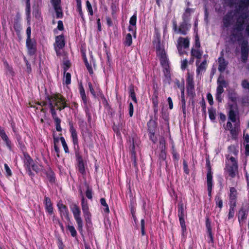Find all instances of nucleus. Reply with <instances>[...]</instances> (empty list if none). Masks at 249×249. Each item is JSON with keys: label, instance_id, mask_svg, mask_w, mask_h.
<instances>
[{"label": "nucleus", "instance_id": "37998d69", "mask_svg": "<svg viewBox=\"0 0 249 249\" xmlns=\"http://www.w3.org/2000/svg\"><path fill=\"white\" fill-rule=\"evenodd\" d=\"M76 11L79 13V15L82 19V21L83 22H85V19L84 18V14L82 12V4L79 3L78 4H76Z\"/></svg>", "mask_w": 249, "mask_h": 249}, {"label": "nucleus", "instance_id": "b1692460", "mask_svg": "<svg viewBox=\"0 0 249 249\" xmlns=\"http://www.w3.org/2000/svg\"><path fill=\"white\" fill-rule=\"evenodd\" d=\"M212 171L210 170L207 173V183L208 186V191L209 196H211V193L213 187V182H212Z\"/></svg>", "mask_w": 249, "mask_h": 249}, {"label": "nucleus", "instance_id": "79ce46f5", "mask_svg": "<svg viewBox=\"0 0 249 249\" xmlns=\"http://www.w3.org/2000/svg\"><path fill=\"white\" fill-rule=\"evenodd\" d=\"M26 15L28 21L30 20L31 15L30 0H26Z\"/></svg>", "mask_w": 249, "mask_h": 249}, {"label": "nucleus", "instance_id": "13d9d810", "mask_svg": "<svg viewBox=\"0 0 249 249\" xmlns=\"http://www.w3.org/2000/svg\"><path fill=\"white\" fill-rule=\"evenodd\" d=\"M67 228L71 233L72 237H75L77 235V232L73 226L68 225Z\"/></svg>", "mask_w": 249, "mask_h": 249}, {"label": "nucleus", "instance_id": "09e8293b", "mask_svg": "<svg viewBox=\"0 0 249 249\" xmlns=\"http://www.w3.org/2000/svg\"><path fill=\"white\" fill-rule=\"evenodd\" d=\"M84 110L86 113V116L88 119V123L90 124L92 120L91 114L90 113L89 109L88 107H84Z\"/></svg>", "mask_w": 249, "mask_h": 249}, {"label": "nucleus", "instance_id": "f704fd0d", "mask_svg": "<svg viewBox=\"0 0 249 249\" xmlns=\"http://www.w3.org/2000/svg\"><path fill=\"white\" fill-rule=\"evenodd\" d=\"M228 152L229 154L237 156L239 152V146L238 144L231 145L228 147Z\"/></svg>", "mask_w": 249, "mask_h": 249}, {"label": "nucleus", "instance_id": "a18cd8bd", "mask_svg": "<svg viewBox=\"0 0 249 249\" xmlns=\"http://www.w3.org/2000/svg\"><path fill=\"white\" fill-rule=\"evenodd\" d=\"M151 100L152 101L153 105H158V92L156 89H155L153 92V95L151 97Z\"/></svg>", "mask_w": 249, "mask_h": 249}, {"label": "nucleus", "instance_id": "5701e85b", "mask_svg": "<svg viewBox=\"0 0 249 249\" xmlns=\"http://www.w3.org/2000/svg\"><path fill=\"white\" fill-rule=\"evenodd\" d=\"M57 207L61 213L63 214L67 219L70 220L69 213L66 206L64 205L61 201H60L57 204Z\"/></svg>", "mask_w": 249, "mask_h": 249}, {"label": "nucleus", "instance_id": "69168bd1", "mask_svg": "<svg viewBox=\"0 0 249 249\" xmlns=\"http://www.w3.org/2000/svg\"><path fill=\"white\" fill-rule=\"evenodd\" d=\"M86 196L88 197V198L89 199H91L92 198V190L90 189L89 185H87V191L86 192Z\"/></svg>", "mask_w": 249, "mask_h": 249}, {"label": "nucleus", "instance_id": "338daca9", "mask_svg": "<svg viewBox=\"0 0 249 249\" xmlns=\"http://www.w3.org/2000/svg\"><path fill=\"white\" fill-rule=\"evenodd\" d=\"M118 8L116 5L115 3L112 2L111 4V15L113 17L114 15L116 14Z\"/></svg>", "mask_w": 249, "mask_h": 249}, {"label": "nucleus", "instance_id": "4c0bfd02", "mask_svg": "<svg viewBox=\"0 0 249 249\" xmlns=\"http://www.w3.org/2000/svg\"><path fill=\"white\" fill-rule=\"evenodd\" d=\"M83 59L84 62V64L90 75H92L93 73V71L91 67V65H90L88 61V59L86 57V54L85 53L83 54Z\"/></svg>", "mask_w": 249, "mask_h": 249}, {"label": "nucleus", "instance_id": "a211bd4d", "mask_svg": "<svg viewBox=\"0 0 249 249\" xmlns=\"http://www.w3.org/2000/svg\"><path fill=\"white\" fill-rule=\"evenodd\" d=\"M228 117L229 120L233 123H236L237 119L238 120V122L240 123L238 110L237 108H236V110H234L232 105L230 106V110L228 113Z\"/></svg>", "mask_w": 249, "mask_h": 249}, {"label": "nucleus", "instance_id": "cd10ccee", "mask_svg": "<svg viewBox=\"0 0 249 249\" xmlns=\"http://www.w3.org/2000/svg\"><path fill=\"white\" fill-rule=\"evenodd\" d=\"M247 217V213L244 210H241L238 213V221L240 225L242 226L245 223Z\"/></svg>", "mask_w": 249, "mask_h": 249}, {"label": "nucleus", "instance_id": "6e6552de", "mask_svg": "<svg viewBox=\"0 0 249 249\" xmlns=\"http://www.w3.org/2000/svg\"><path fill=\"white\" fill-rule=\"evenodd\" d=\"M127 142L129 143V148L131 156H136L135 147L138 145L139 142L138 135L135 133H132L128 137Z\"/></svg>", "mask_w": 249, "mask_h": 249}, {"label": "nucleus", "instance_id": "e433bc0d", "mask_svg": "<svg viewBox=\"0 0 249 249\" xmlns=\"http://www.w3.org/2000/svg\"><path fill=\"white\" fill-rule=\"evenodd\" d=\"M77 161L78 162V170L81 174H84L85 173V163L82 157H78L77 158Z\"/></svg>", "mask_w": 249, "mask_h": 249}, {"label": "nucleus", "instance_id": "1a4fd4ad", "mask_svg": "<svg viewBox=\"0 0 249 249\" xmlns=\"http://www.w3.org/2000/svg\"><path fill=\"white\" fill-rule=\"evenodd\" d=\"M72 212L77 223L78 230L79 231H82L83 221L80 216V210L78 206L75 204L73 205Z\"/></svg>", "mask_w": 249, "mask_h": 249}, {"label": "nucleus", "instance_id": "774afa93", "mask_svg": "<svg viewBox=\"0 0 249 249\" xmlns=\"http://www.w3.org/2000/svg\"><path fill=\"white\" fill-rule=\"evenodd\" d=\"M241 85L243 89L249 90V82L247 80H243L242 82Z\"/></svg>", "mask_w": 249, "mask_h": 249}, {"label": "nucleus", "instance_id": "dca6fc26", "mask_svg": "<svg viewBox=\"0 0 249 249\" xmlns=\"http://www.w3.org/2000/svg\"><path fill=\"white\" fill-rule=\"evenodd\" d=\"M26 47L29 55L32 56L36 53V43L35 40L32 39H26Z\"/></svg>", "mask_w": 249, "mask_h": 249}, {"label": "nucleus", "instance_id": "bf43d9fd", "mask_svg": "<svg viewBox=\"0 0 249 249\" xmlns=\"http://www.w3.org/2000/svg\"><path fill=\"white\" fill-rule=\"evenodd\" d=\"M160 147L161 148V155L163 156V155H166V153L165 152V142L164 140H161L160 141Z\"/></svg>", "mask_w": 249, "mask_h": 249}, {"label": "nucleus", "instance_id": "a19ab883", "mask_svg": "<svg viewBox=\"0 0 249 249\" xmlns=\"http://www.w3.org/2000/svg\"><path fill=\"white\" fill-rule=\"evenodd\" d=\"M247 8V7H245L244 5L241 4L240 3H239V4L236 6L235 9L233 11V14H235V16L236 17V14H239V15L243 13V12H242L245 9Z\"/></svg>", "mask_w": 249, "mask_h": 249}, {"label": "nucleus", "instance_id": "c03bdc74", "mask_svg": "<svg viewBox=\"0 0 249 249\" xmlns=\"http://www.w3.org/2000/svg\"><path fill=\"white\" fill-rule=\"evenodd\" d=\"M236 205L230 204V209L228 214V218L229 219H231L233 217L235 213V208Z\"/></svg>", "mask_w": 249, "mask_h": 249}, {"label": "nucleus", "instance_id": "393cba45", "mask_svg": "<svg viewBox=\"0 0 249 249\" xmlns=\"http://www.w3.org/2000/svg\"><path fill=\"white\" fill-rule=\"evenodd\" d=\"M199 61L197 60L196 61V65L197 66V68L196 70V72L197 75H198L200 74V73L203 71H205L207 68V61L204 60L199 65H197Z\"/></svg>", "mask_w": 249, "mask_h": 249}, {"label": "nucleus", "instance_id": "2eb2a0df", "mask_svg": "<svg viewBox=\"0 0 249 249\" xmlns=\"http://www.w3.org/2000/svg\"><path fill=\"white\" fill-rule=\"evenodd\" d=\"M173 28L174 31L178 34L185 35L187 34V31L189 30V26L185 21L181 23L178 28L177 25L175 23H173Z\"/></svg>", "mask_w": 249, "mask_h": 249}, {"label": "nucleus", "instance_id": "7c9ffc66", "mask_svg": "<svg viewBox=\"0 0 249 249\" xmlns=\"http://www.w3.org/2000/svg\"><path fill=\"white\" fill-rule=\"evenodd\" d=\"M52 116L54 120L56 131L58 132H61L62 131V129L61 126V120L57 116V114L52 115Z\"/></svg>", "mask_w": 249, "mask_h": 249}, {"label": "nucleus", "instance_id": "6ab92c4d", "mask_svg": "<svg viewBox=\"0 0 249 249\" xmlns=\"http://www.w3.org/2000/svg\"><path fill=\"white\" fill-rule=\"evenodd\" d=\"M240 130V123H235L233 125V128L229 130L232 140H237Z\"/></svg>", "mask_w": 249, "mask_h": 249}, {"label": "nucleus", "instance_id": "49530a36", "mask_svg": "<svg viewBox=\"0 0 249 249\" xmlns=\"http://www.w3.org/2000/svg\"><path fill=\"white\" fill-rule=\"evenodd\" d=\"M18 146L22 152L23 156H29L27 152L26 147L23 142L18 143Z\"/></svg>", "mask_w": 249, "mask_h": 249}, {"label": "nucleus", "instance_id": "e2e57ef3", "mask_svg": "<svg viewBox=\"0 0 249 249\" xmlns=\"http://www.w3.org/2000/svg\"><path fill=\"white\" fill-rule=\"evenodd\" d=\"M195 40L196 48L200 49L201 47V44L199 40V37L197 33H196L195 35Z\"/></svg>", "mask_w": 249, "mask_h": 249}, {"label": "nucleus", "instance_id": "39448f33", "mask_svg": "<svg viewBox=\"0 0 249 249\" xmlns=\"http://www.w3.org/2000/svg\"><path fill=\"white\" fill-rule=\"evenodd\" d=\"M70 132L71 133V138L73 144V148L75 151V156H79L78 139L77 131L73 126L72 122H69Z\"/></svg>", "mask_w": 249, "mask_h": 249}, {"label": "nucleus", "instance_id": "412c9836", "mask_svg": "<svg viewBox=\"0 0 249 249\" xmlns=\"http://www.w3.org/2000/svg\"><path fill=\"white\" fill-rule=\"evenodd\" d=\"M237 192L234 187H230L229 194L230 204L236 205Z\"/></svg>", "mask_w": 249, "mask_h": 249}, {"label": "nucleus", "instance_id": "c9c22d12", "mask_svg": "<svg viewBox=\"0 0 249 249\" xmlns=\"http://www.w3.org/2000/svg\"><path fill=\"white\" fill-rule=\"evenodd\" d=\"M175 88H178L180 89L181 93L184 92V81L183 78L181 79V81L176 79L175 80Z\"/></svg>", "mask_w": 249, "mask_h": 249}, {"label": "nucleus", "instance_id": "864d4df0", "mask_svg": "<svg viewBox=\"0 0 249 249\" xmlns=\"http://www.w3.org/2000/svg\"><path fill=\"white\" fill-rule=\"evenodd\" d=\"M57 29L61 31H62L64 30L63 23L62 20L58 21L57 29H55L53 30L54 33H56L57 32Z\"/></svg>", "mask_w": 249, "mask_h": 249}, {"label": "nucleus", "instance_id": "2f4dec72", "mask_svg": "<svg viewBox=\"0 0 249 249\" xmlns=\"http://www.w3.org/2000/svg\"><path fill=\"white\" fill-rule=\"evenodd\" d=\"M52 116L54 120L56 131L58 132H61L62 131V129L61 126V120L57 116V114L52 115Z\"/></svg>", "mask_w": 249, "mask_h": 249}, {"label": "nucleus", "instance_id": "6e6d98bb", "mask_svg": "<svg viewBox=\"0 0 249 249\" xmlns=\"http://www.w3.org/2000/svg\"><path fill=\"white\" fill-rule=\"evenodd\" d=\"M162 116L163 119L165 121V123L166 125H167L168 131H170L169 118L168 116L166 115V113H163L162 114Z\"/></svg>", "mask_w": 249, "mask_h": 249}, {"label": "nucleus", "instance_id": "4d7b16f0", "mask_svg": "<svg viewBox=\"0 0 249 249\" xmlns=\"http://www.w3.org/2000/svg\"><path fill=\"white\" fill-rule=\"evenodd\" d=\"M215 200L216 205L220 208L221 209L223 207V201L221 199L219 196H216Z\"/></svg>", "mask_w": 249, "mask_h": 249}, {"label": "nucleus", "instance_id": "58836bf2", "mask_svg": "<svg viewBox=\"0 0 249 249\" xmlns=\"http://www.w3.org/2000/svg\"><path fill=\"white\" fill-rule=\"evenodd\" d=\"M123 44L124 46L129 47L132 44V37L131 34L128 33L126 34Z\"/></svg>", "mask_w": 249, "mask_h": 249}, {"label": "nucleus", "instance_id": "f3484780", "mask_svg": "<svg viewBox=\"0 0 249 249\" xmlns=\"http://www.w3.org/2000/svg\"><path fill=\"white\" fill-rule=\"evenodd\" d=\"M20 15L19 13H17L14 20L13 28L18 37L21 35V31L22 27L20 24Z\"/></svg>", "mask_w": 249, "mask_h": 249}, {"label": "nucleus", "instance_id": "f03ea898", "mask_svg": "<svg viewBox=\"0 0 249 249\" xmlns=\"http://www.w3.org/2000/svg\"><path fill=\"white\" fill-rule=\"evenodd\" d=\"M247 13H241L236 18V22L231 31L230 39L232 42L240 41L243 39L242 31L244 30L245 20L248 18Z\"/></svg>", "mask_w": 249, "mask_h": 249}, {"label": "nucleus", "instance_id": "c756f323", "mask_svg": "<svg viewBox=\"0 0 249 249\" xmlns=\"http://www.w3.org/2000/svg\"><path fill=\"white\" fill-rule=\"evenodd\" d=\"M203 52L200 51L199 49L192 48L191 51V55L194 58H197V60H199L201 58Z\"/></svg>", "mask_w": 249, "mask_h": 249}, {"label": "nucleus", "instance_id": "3c124183", "mask_svg": "<svg viewBox=\"0 0 249 249\" xmlns=\"http://www.w3.org/2000/svg\"><path fill=\"white\" fill-rule=\"evenodd\" d=\"M60 140L61 142L62 145L63 146V147L64 148V150L65 153H68L69 152V148H68L67 144L66 142L65 138L63 137H61L60 138Z\"/></svg>", "mask_w": 249, "mask_h": 249}, {"label": "nucleus", "instance_id": "ea45409f", "mask_svg": "<svg viewBox=\"0 0 249 249\" xmlns=\"http://www.w3.org/2000/svg\"><path fill=\"white\" fill-rule=\"evenodd\" d=\"M81 205L84 215L90 213L89 210V206L88 203L85 202V198L84 196H83L82 198Z\"/></svg>", "mask_w": 249, "mask_h": 249}, {"label": "nucleus", "instance_id": "9d476101", "mask_svg": "<svg viewBox=\"0 0 249 249\" xmlns=\"http://www.w3.org/2000/svg\"><path fill=\"white\" fill-rule=\"evenodd\" d=\"M61 2V0H51V3L55 11L57 18H62L64 16Z\"/></svg>", "mask_w": 249, "mask_h": 249}, {"label": "nucleus", "instance_id": "052dcab7", "mask_svg": "<svg viewBox=\"0 0 249 249\" xmlns=\"http://www.w3.org/2000/svg\"><path fill=\"white\" fill-rule=\"evenodd\" d=\"M86 4L88 12L90 16H92L93 15V12L91 4L89 0H87Z\"/></svg>", "mask_w": 249, "mask_h": 249}, {"label": "nucleus", "instance_id": "aec40b11", "mask_svg": "<svg viewBox=\"0 0 249 249\" xmlns=\"http://www.w3.org/2000/svg\"><path fill=\"white\" fill-rule=\"evenodd\" d=\"M65 44L66 41L64 36L63 34L55 36L54 47L63 49L65 47Z\"/></svg>", "mask_w": 249, "mask_h": 249}, {"label": "nucleus", "instance_id": "9b49d317", "mask_svg": "<svg viewBox=\"0 0 249 249\" xmlns=\"http://www.w3.org/2000/svg\"><path fill=\"white\" fill-rule=\"evenodd\" d=\"M234 17L236 16L235 14H233V10L228 11L222 18V23L224 27L226 28H229L232 24Z\"/></svg>", "mask_w": 249, "mask_h": 249}, {"label": "nucleus", "instance_id": "72a5a7b5", "mask_svg": "<svg viewBox=\"0 0 249 249\" xmlns=\"http://www.w3.org/2000/svg\"><path fill=\"white\" fill-rule=\"evenodd\" d=\"M1 139L3 140V141L4 142L5 145H6L7 147L10 150H12V144L9 139L8 137L6 135V133H4L1 135H0Z\"/></svg>", "mask_w": 249, "mask_h": 249}, {"label": "nucleus", "instance_id": "ddd939ff", "mask_svg": "<svg viewBox=\"0 0 249 249\" xmlns=\"http://www.w3.org/2000/svg\"><path fill=\"white\" fill-rule=\"evenodd\" d=\"M241 59L243 62H246L249 53V46L248 41L244 40L241 44Z\"/></svg>", "mask_w": 249, "mask_h": 249}, {"label": "nucleus", "instance_id": "4be33fe9", "mask_svg": "<svg viewBox=\"0 0 249 249\" xmlns=\"http://www.w3.org/2000/svg\"><path fill=\"white\" fill-rule=\"evenodd\" d=\"M218 71L220 72H223L226 70V68L228 65V62L225 60L223 57V53H221V56L218 59Z\"/></svg>", "mask_w": 249, "mask_h": 249}, {"label": "nucleus", "instance_id": "5fc2aeb1", "mask_svg": "<svg viewBox=\"0 0 249 249\" xmlns=\"http://www.w3.org/2000/svg\"><path fill=\"white\" fill-rule=\"evenodd\" d=\"M27 23L28 24V27L26 29V35H27V39H32L31 38V28L30 26V20H28L27 22Z\"/></svg>", "mask_w": 249, "mask_h": 249}, {"label": "nucleus", "instance_id": "473e14b6", "mask_svg": "<svg viewBox=\"0 0 249 249\" xmlns=\"http://www.w3.org/2000/svg\"><path fill=\"white\" fill-rule=\"evenodd\" d=\"M1 139L3 140V141L4 142L5 145H6L7 147L10 150H12V144L9 139L8 137L6 135V133H4L1 135H0Z\"/></svg>", "mask_w": 249, "mask_h": 249}, {"label": "nucleus", "instance_id": "a878e982", "mask_svg": "<svg viewBox=\"0 0 249 249\" xmlns=\"http://www.w3.org/2000/svg\"><path fill=\"white\" fill-rule=\"evenodd\" d=\"M45 209L49 214H52L53 213V204L51 199L47 196H45Z\"/></svg>", "mask_w": 249, "mask_h": 249}, {"label": "nucleus", "instance_id": "4468645a", "mask_svg": "<svg viewBox=\"0 0 249 249\" xmlns=\"http://www.w3.org/2000/svg\"><path fill=\"white\" fill-rule=\"evenodd\" d=\"M178 213L180 224L182 229V233L184 234V232L186 231V228L185 221L184 219V217L185 215L184 210L183 204L182 203H180L178 205Z\"/></svg>", "mask_w": 249, "mask_h": 249}, {"label": "nucleus", "instance_id": "0e129e2a", "mask_svg": "<svg viewBox=\"0 0 249 249\" xmlns=\"http://www.w3.org/2000/svg\"><path fill=\"white\" fill-rule=\"evenodd\" d=\"M188 61L185 58L181 61L180 69L182 71H184L188 67Z\"/></svg>", "mask_w": 249, "mask_h": 249}, {"label": "nucleus", "instance_id": "8fccbe9b", "mask_svg": "<svg viewBox=\"0 0 249 249\" xmlns=\"http://www.w3.org/2000/svg\"><path fill=\"white\" fill-rule=\"evenodd\" d=\"M64 81L66 85H69L71 83V74L70 73L66 72V73H64Z\"/></svg>", "mask_w": 249, "mask_h": 249}, {"label": "nucleus", "instance_id": "c85d7f7f", "mask_svg": "<svg viewBox=\"0 0 249 249\" xmlns=\"http://www.w3.org/2000/svg\"><path fill=\"white\" fill-rule=\"evenodd\" d=\"M42 174L45 175L47 179L51 182H54L55 181V178L53 172L49 168L48 170H42Z\"/></svg>", "mask_w": 249, "mask_h": 249}, {"label": "nucleus", "instance_id": "de8ad7c7", "mask_svg": "<svg viewBox=\"0 0 249 249\" xmlns=\"http://www.w3.org/2000/svg\"><path fill=\"white\" fill-rule=\"evenodd\" d=\"M208 113L210 120L214 121L215 119V110L213 107L209 108H208Z\"/></svg>", "mask_w": 249, "mask_h": 249}, {"label": "nucleus", "instance_id": "680f3d73", "mask_svg": "<svg viewBox=\"0 0 249 249\" xmlns=\"http://www.w3.org/2000/svg\"><path fill=\"white\" fill-rule=\"evenodd\" d=\"M100 202H101V204L103 206H104V207H106L104 210L105 212H106L107 213H108L109 212V210L108 205H107V203H106L105 199L104 198H102L100 199Z\"/></svg>", "mask_w": 249, "mask_h": 249}, {"label": "nucleus", "instance_id": "603ef678", "mask_svg": "<svg viewBox=\"0 0 249 249\" xmlns=\"http://www.w3.org/2000/svg\"><path fill=\"white\" fill-rule=\"evenodd\" d=\"M137 23V14L136 12L130 18L129 24L130 25L136 26Z\"/></svg>", "mask_w": 249, "mask_h": 249}, {"label": "nucleus", "instance_id": "423d86ee", "mask_svg": "<svg viewBox=\"0 0 249 249\" xmlns=\"http://www.w3.org/2000/svg\"><path fill=\"white\" fill-rule=\"evenodd\" d=\"M147 131L149 139L153 142H157V138L155 133L157 128V124L153 119H150L147 123Z\"/></svg>", "mask_w": 249, "mask_h": 249}, {"label": "nucleus", "instance_id": "bb28decb", "mask_svg": "<svg viewBox=\"0 0 249 249\" xmlns=\"http://www.w3.org/2000/svg\"><path fill=\"white\" fill-rule=\"evenodd\" d=\"M190 41L188 38L180 37L178 39V45L183 47L184 49H187L189 47Z\"/></svg>", "mask_w": 249, "mask_h": 249}, {"label": "nucleus", "instance_id": "0eeeda50", "mask_svg": "<svg viewBox=\"0 0 249 249\" xmlns=\"http://www.w3.org/2000/svg\"><path fill=\"white\" fill-rule=\"evenodd\" d=\"M54 102L55 106L57 107L56 109L61 111L65 108L69 107L67 103L66 98L60 93H56L53 95Z\"/></svg>", "mask_w": 249, "mask_h": 249}, {"label": "nucleus", "instance_id": "20e7f679", "mask_svg": "<svg viewBox=\"0 0 249 249\" xmlns=\"http://www.w3.org/2000/svg\"><path fill=\"white\" fill-rule=\"evenodd\" d=\"M187 92L188 96L192 100V102L193 103L194 98L196 96L195 91V84L193 75H191L189 72L187 73Z\"/></svg>", "mask_w": 249, "mask_h": 249}, {"label": "nucleus", "instance_id": "f257e3e1", "mask_svg": "<svg viewBox=\"0 0 249 249\" xmlns=\"http://www.w3.org/2000/svg\"><path fill=\"white\" fill-rule=\"evenodd\" d=\"M152 44L156 50V53L160 60L161 65L163 67L164 76L163 77V87H169L171 83V72L170 66L167 60L165 51L163 43L161 41L160 33L158 29L155 28Z\"/></svg>", "mask_w": 249, "mask_h": 249}, {"label": "nucleus", "instance_id": "7ed1b4c3", "mask_svg": "<svg viewBox=\"0 0 249 249\" xmlns=\"http://www.w3.org/2000/svg\"><path fill=\"white\" fill-rule=\"evenodd\" d=\"M225 171L228 177L231 178H231H235L238 174V164L235 157H230L227 158Z\"/></svg>", "mask_w": 249, "mask_h": 249}, {"label": "nucleus", "instance_id": "f8f14e48", "mask_svg": "<svg viewBox=\"0 0 249 249\" xmlns=\"http://www.w3.org/2000/svg\"><path fill=\"white\" fill-rule=\"evenodd\" d=\"M24 161L25 165L26 166L27 168H32L36 172L39 170V164L36 159H33L31 157H25Z\"/></svg>", "mask_w": 249, "mask_h": 249}]
</instances>
